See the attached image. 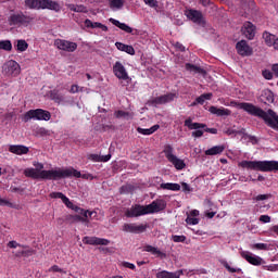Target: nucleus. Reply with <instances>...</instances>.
<instances>
[{
	"label": "nucleus",
	"mask_w": 278,
	"mask_h": 278,
	"mask_svg": "<svg viewBox=\"0 0 278 278\" xmlns=\"http://www.w3.org/2000/svg\"><path fill=\"white\" fill-rule=\"evenodd\" d=\"M237 108H239V110H243L251 116H257V118H262L267 127L278 131V115L271 109L266 112L260 106L249 102H239L237 103Z\"/></svg>",
	"instance_id": "obj_1"
},
{
	"label": "nucleus",
	"mask_w": 278,
	"mask_h": 278,
	"mask_svg": "<svg viewBox=\"0 0 278 278\" xmlns=\"http://www.w3.org/2000/svg\"><path fill=\"white\" fill-rule=\"evenodd\" d=\"M239 166L241 168H248V170L273 173V170H278V161H241Z\"/></svg>",
	"instance_id": "obj_2"
},
{
	"label": "nucleus",
	"mask_w": 278,
	"mask_h": 278,
	"mask_svg": "<svg viewBox=\"0 0 278 278\" xmlns=\"http://www.w3.org/2000/svg\"><path fill=\"white\" fill-rule=\"evenodd\" d=\"M24 5L27 10H53L60 12V4L53 0H25Z\"/></svg>",
	"instance_id": "obj_3"
},
{
	"label": "nucleus",
	"mask_w": 278,
	"mask_h": 278,
	"mask_svg": "<svg viewBox=\"0 0 278 278\" xmlns=\"http://www.w3.org/2000/svg\"><path fill=\"white\" fill-rule=\"evenodd\" d=\"M34 20V16L25 15L23 11H16L9 15L8 23L11 27H28Z\"/></svg>",
	"instance_id": "obj_4"
},
{
	"label": "nucleus",
	"mask_w": 278,
	"mask_h": 278,
	"mask_svg": "<svg viewBox=\"0 0 278 278\" xmlns=\"http://www.w3.org/2000/svg\"><path fill=\"white\" fill-rule=\"evenodd\" d=\"M68 177H71L70 168L48 169L41 172V179L45 181H58L59 179H66Z\"/></svg>",
	"instance_id": "obj_5"
},
{
	"label": "nucleus",
	"mask_w": 278,
	"mask_h": 278,
	"mask_svg": "<svg viewBox=\"0 0 278 278\" xmlns=\"http://www.w3.org/2000/svg\"><path fill=\"white\" fill-rule=\"evenodd\" d=\"M51 121V112L42 109H35V110H29L26 112L22 121L24 123H29V121Z\"/></svg>",
	"instance_id": "obj_6"
},
{
	"label": "nucleus",
	"mask_w": 278,
	"mask_h": 278,
	"mask_svg": "<svg viewBox=\"0 0 278 278\" xmlns=\"http://www.w3.org/2000/svg\"><path fill=\"white\" fill-rule=\"evenodd\" d=\"M2 73L8 77H18L21 75V65L16 61L10 60L3 64Z\"/></svg>",
	"instance_id": "obj_7"
},
{
	"label": "nucleus",
	"mask_w": 278,
	"mask_h": 278,
	"mask_svg": "<svg viewBox=\"0 0 278 278\" xmlns=\"http://www.w3.org/2000/svg\"><path fill=\"white\" fill-rule=\"evenodd\" d=\"M54 47L59 51H66L67 53H75L77 51V42L68 41L66 39H55Z\"/></svg>",
	"instance_id": "obj_8"
},
{
	"label": "nucleus",
	"mask_w": 278,
	"mask_h": 278,
	"mask_svg": "<svg viewBox=\"0 0 278 278\" xmlns=\"http://www.w3.org/2000/svg\"><path fill=\"white\" fill-rule=\"evenodd\" d=\"M149 211L147 205L135 204L130 210L126 211L127 218H138L139 216H147Z\"/></svg>",
	"instance_id": "obj_9"
},
{
	"label": "nucleus",
	"mask_w": 278,
	"mask_h": 278,
	"mask_svg": "<svg viewBox=\"0 0 278 278\" xmlns=\"http://www.w3.org/2000/svg\"><path fill=\"white\" fill-rule=\"evenodd\" d=\"M113 73L117 79H123V81H127V84H129L131 78H129V74L121 61H116L113 65Z\"/></svg>",
	"instance_id": "obj_10"
},
{
	"label": "nucleus",
	"mask_w": 278,
	"mask_h": 278,
	"mask_svg": "<svg viewBox=\"0 0 278 278\" xmlns=\"http://www.w3.org/2000/svg\"><path fill=\"white\" fill-rule=\"evenodd\" d=\"M241 257L248 262V264H251L252 266H262V264H266V261L262 258V256H257L249 251H242L240 252Z\"/></svg>",
	"instance_id": "obj_11"
},
{
	"label": "nucleus",
	"mask_w": 278,
	"mask_h": 278,
	"mask_svg": "<svg viewBox=\"0 0 278 278\" xmlns=\"http://www.w3.org/2000/svg\"><path fill=\"white\" fill-rule=\"evenodd\" d=\"M185 127H188V129H204L206 134H213L216 135L218 134V129L216 128H207V125L201 124V123H193L192 118L189 117L185 121Z\"/></svg>",
	"instance_id": "obj_12"
},
{
	"label": "nucleus",
	"mask_w": 278,
	"mask_h": 278,
	"mask_svg": "<svg viewBox=\"0 0 278 278\" xmlns=\"http://www.w3.org/2000/svg\"><path fill=\"white\" fill-rule=\"evenodd\" d=\"M146 207L148 210V214H157L160 212H164V208L166 207V200L156 199L150 204L146 205Z\"/></svg>",
	"instance_id": "obj_13"
},
{
	"label": "nucleus",
	"mask_w": 278,
	"mask_h": 278,
	"mask_svg": "<svg viewBox=\"0 0 278 278\" xmlns=\"http://www.w3.org/2000/svg\"><path fill=\"white\" fill-rule=\"evenodd\" d=\"M185 15L189 21H192V23H195L197 25H203L205 23L203 13L199 10L189 9L185 12Z\"/></svg>",
	"instance_id": "obj_14"
},
{
	"label": "nucleus",
	"mask_w": 278,
	"mask_h": 278,
	"mask_svg": "<svg viewBox=\"0 0 278 278\" xmlns=\"http://www.w3.org/2000/svg\"><path fill=\"white\" fill-rule=\"evenodd\" d=\"M148 227L149 225L147 224H141V225L124 224L122 231H125L126 233H144Z\"/></svg>",
	"instance_id": "obj_15"
},
{
	"label": "nucleus",
	"mask_w": 278,
	"mask_h": 278,
	"mask_svg": "<svg viewBox=\"0 0 278 278\" xmlns=\"http://www.w3.org/2000/svg\"><path fill=\"white\" fill-rule=\"evenodd\" d=\"M236 49L239 55H242V58H249V55H253V48L249 46L247 40H241L237 42Z\"/></svg>",
	"instance_id": "obj_16"
},
{
	"label": "nucleus",
	"mask_w": 278,
	"mask_h": 278,
	"mask_svg": "<svg viewBox=\"0 0 278 278\" xmlns=\"http://www.w3.org/2000/svg\"><path fill=\"white\" fill-rule=\"evenodd\" d=\"M83 243L90 244L91 247H108V244H110V240L99 237H84Z\"/></svg>",
	"instance_id": "obj_17"
},
{
	"label": "nucleus",
	"mask_w": 278,
	"mask_h": 278,
	"mask_svg": "<svg viewBox=\"0 0 278 278\" xmlns=\"http://www.w3.org/2000/svg\"><path fill=\"white\" fill-rule=\"evenodd\" d=\"M175 101V93H166L151 100L152 105H164Z\"/></svg>",
	"instance_id": "obj_18"
},
{
	"label": "nucleus",
	"mask_w": 278,
	"mask_h": 278,
	"mask_svg": "<svg viewBox=\"0 0 278 278\" xmlns=\"http://www.w3.org/2000/svg\"><path fill=\"white\" fill-rule=\"evenodd\" d=\"M66 207H68V210H73L74 212H76V214H79L80 216H83V218H86L88 220V218H92V216H94V214H97L96 212H90L88 210H84L75 204H73V202H71L70 205H66Z\"/></svg>",
	"instance_id": "obj_19"
},
{
	"label": "nucleus",
	"mask_w": 278,
	"mask_h": 278,
	"mask_svg": "<svg viewBox=\"0 0 278 278\" xmlns=\"http://www.w3.org/2000/svg\"><path fill=\"white\" fill-rule=\"evenodd\" d=\"M66 207H68V210H73L74 212H76V214H79L80 216H83V218H86L88 220V218H92V216H94V214H97L96 212H90L88 210H84L75 204H73V202H71L70 205H66Z\"/></svg>",
	"instance_id": "obj_20"
},
{
	"label": "nucleus",
	"mask_w": 278,
	"mask_h": 278,
	"mask_svg": "<svg viewBox=\"0 0 278 278\" xmlns=\"http://www.w3.org/2000/svg\"><path fill=\"white\" fill-rule=\"evenodd\" d=\"M241 31L243 36L248 38V40H253V38H255V25H253L251 22H245Z\"/></svg>",
	"instance_id": "obj_21"
},
{
	"label": "nucleus",
	"mask_w": 278,
	"mask_h": 278,
	"mask_svg": "<svg viewBox=\"0 0 278 278\" xmlns=\"http://www.w3.org/2000/svg\"><path fill=\"white\" fill-rule=\"evenodd\" d=\"M263 40H265V45L267 47H273L274 49H276L278 51V37H276L274 34L264 31Z\"/></svg>",
	"instance_id": "obj_22"
},
{
	"label": "nucleus",
	"mask_w": 278,
	"mask_h": 278,
	"mask_svg": "<svg viewBox=\"0 0 278 278\" xmlns=\"http://www.w3.org/2000/svg\"><path fill=\"white\" fill-rule=\"evenodd\" d=\"M9 151L14 155H27L29 153V148L23 144H12L9 147Z\"/></svg>",
	"instance_id": "obj_23"
},
{
	"label": "nucleus",
	"mask_w": 278,
	"mask_h": 278,
	"mask_svg": "<svg viewBox=\"0 0 278 278\" xmlns=\"http://www.w3.org/2000/svg\"><path fill=\"white\" fill-rule=\"evenodd\" d=\"M143 251H146L147 253H151V255H154L155 257H160V260H166V253L160 251V249L153 245H144Z\"/></svg>",
	"instance_id": "obj_24"
},
{
	"label": "nucleus",
	"mask_w": 278,
	"mask_h": 278,
	"mask_svg": "<svg viewBox=\"0 0 278 278\" xmlns=\"http://www.w3.org/2000/svg\"><path fill=\"white\" fill-rule=\"evenodd\" d=\"M70 177H76V179H88L89 181H92V179H94V176H92V174H81V172L73 167L70 168Z\"/></svg>",
	"instance_id": "obj_25"
},
{
	"label": "nucleus",
	"mask_w": 278,
	"mask_h": 278,
	"mask_svg": "<svg viewBox=\"0 0 278 278\" xmlns=\"http://www.w3.org/2000/svg\"><path fill=\"white\" fill-rule=\"evenodd\" d=\"M110 23L112 25H115V27H118V29H122V31H125L126 34H132L134 28H131L129 25L125 23H121V21L115 20L114 17L109 18Z\"/></svg>",
	"instance_id": "obj_26"
},
{
	"label": "nucleus",
	"mask_w": 278,
	"mask_h": 278,
	"mask_svg": "<svg viewBox=\"0 0 278 278\" xmlns=\"http://www.w3.org/2000/svg\"><path fill=\"white\" fill-rule=\"evenodd\" d=\"M181 275H184V270L182 269H179L175 273L173 271H167V270H162V271H159L156 274V278H179L181 277Z\"/></svg>",
	"instance_id": "obj_27"
},
{
	"label": "nucleus",
	"mask_w": 278,
	"mask_h": 278,
	"mask_svg": "<svg viewBox=\"0 0 278 278\" xmlns=\"http://www.w3.org/2000/svg\"><path fill=\"white\" fill-rule=\"evenodd\" d=\"M208 112H211V114H215L216 116H231V111L223 106H210Z\"/></svg>",
	"instance_id": "obj_28"
},
{
	"label": "nucleus",
	"mask_w": 278,
	"mask_h": 278,
	"mask_svg": "<svg viewBox=\"0 0 278 278\" xmlns=\"http://www.w3.org/2000/svg\"><path fill=\"white\" fill-rule=\"evenodd\" d=\"M85 26L88 29H101L102 31H108V26L104 24H101V22H91L90 20H85Z\"/></svg>",
	"instance_id": "obj_29"
},
{
	"label": "nucleus",
	"mask_w": 278,
	"mask_h": 278,
	"mask_svg": "<svg viewBox=\"0 0 278 278\" xmlns=\"http://www.w3.org/2000/svg\"><path fill=\"white\" fill-rule=\"evenodd\" d=\"M41 174H42V172H38V169H36L34 167H28V168L24 169L25 177H28L30 179H42Z\"/></svg>",
	"instance_id": "obj_30"
},
{
	"label": "nucleus",
	"mask_w": 278,
	"mask_h": 278,
	"mask_svg": "<svg viewBox=\"0 0 278 278\" xmlns=\"http://www.w3.org/2000/svg\"><path fill=\"white\" fill-rule=\"evenodd\" d=\"M116 49L118 51H124L125 53H128V55H136V50L134 49V46L125 45L123 42H115Z\"/></svg>",
	"instance_id": "obj_31"
},
{
	"label": "nucleus",
	"mask_w": 278,
	"mask_h": 278,
	"mask_svg": "<svg viewBox=\"0 0 278 278\" xmlns=\"http://www.w3.org/2000/svg\"><path fill=\"white\" fill-rule=\"evenodd\" d=\"M157 129H160V125L155 124L150 128L138 127L137 131H138V134H141L142 136H151V135L155 134V131H157Z\"/></svg>",
	"instance_id": "obj_32"
},
{
	"label": "nucleus",
	"mask_w": 278,
	"mask_h": 278,
	"mask_svg": "<svg viewBox=\"0 0 278 278\" xmlns=\"http://www.w3.org/2000/svg\"><path fill=\"white\" fill-rule=\"evenodd\" d=\"M225 151V146H214L205 150V155H220Z\"/></svg>",
	"instance_id": "obj_33"
},
{
	"label": "nucleus",
	"mask_w": 278,
	"mask_h": 278,
	"mask_svg": "<svg viewBox=\"0 0 278 278\" xmlns=\"http://www.w3.org/2000/svg\"><path fill=\"white\" fill-rule=\"evenodd\" d=\"M50 199H61V201L64 203V205H71V199H68V197H66L62 192H51Z\"/></svg>",
	"instance_id": "obj_34"
},
{
	"label": "nucleus",
	"mask_w": 278,
	"mask_h": 278,
	"mask_svg": "<svg viewBox=\"0 0 278 278\" xmlns=\"http://www.w3.org/2000/svg\"><path fill=\"white\" fill-rule=\"evenodd\" d=\"M89 160H91V162H110V160H112V154H106V155L90 154Z\"/></svg>",
	"instance_id": "obj_35"
},
{
	"label": "nucleus",
	"mask_w": 278,
	"mask_h": 278,
	"mask_svg": "<svg viewBox=\"0 0 278 278\" xmlns=\"http://www.w3.org/2000/svg\"><path fill=\"white\" fill-rule=\"evenodd\" d=\"M109 1V8L111 10H123L125 7V0H106Z\"/></svg>",
	"instance_id": "obj_36"
},
{
	"label": "nucleus",
	"mask_w": 278,
	"mask_h": 278,
	"mask_svg": "<svg viewBox=\"0 0 278 278\" xmlns=\"http://www.w3.org/2000/svg\"><path fill=\"white\" fill-rule=\"evenodd\" d=\"M185 68H186V71H189L190 73H198L199 75H205V70H203L192 63H186Z\"/></svg>",
	"instance_id": "obj_37"
},
{
	"label": "nucleus",
	"mask_w": 278,
	"mask_h": 278,
	"mask_svg": "<svg viewBox=\"0 0 278 278\" xmlns=\"http://www.w3.org/2000/svg\"><path fill=\"white\" fill-rule=\"evenodd\" d=\"M65 220H67V223H89V220L81 215H67Z\"/></svg>",
	"instance_id": "obj_38"
},
{
	"label": "nucleus",
	"mask_w": 278,
	"mask_h": 278,
	"mask_svg": "<svg viewBox=\"0 0 278 278\" xmlns=\"http://www.w3.org/2000/svg\"><path fill=\"white\" fill-rule=\"evenodd\" d=\"M170 164L175 167L176 170H184V167L186 166V163L184 160L174 156L172 160H169Z\"/></svg>",
	"instance_id": "obj_39"
},
{
	"label": "nucleus",
	"mask_w": 278,
	"mask_h": 278,
	"mask_svg": "<svg viewBox=\"0 0 278 278\" xmlns=\"http://www.w3.org/2000/svg\"><path fill=\"white\" fill-rule=\"evenodd\" d=\"M175 151V149L173 148V146L170 144H166L164 147L163 153L165 154V157L168 162H170V160H173L174 157H176L177 155L173 154Z\"/></svg>",
	"instance_id": "obj_40"
},
{
	"label": "nucleus",
	"mask_w": 278,
	"mask_h": 278,
	"mask_svg": "<svg viewBox=\"0 0 278 278\" xmlns=\"http://www.w3.org/2000/svg\"><path fill=\"white\" fill-rule=\"evenodd\" d=\"M67 8L71 10V12H79L83 14L88 12V9L84 4H68Z\"/></svg>",
	"instance_id": "obj_41"
},
{
	"label": "nucleus",
	"mask_w": 278,
	"mask_h": 278,
	"mask_svg": "<svg viewBox=\"0 0 278 278\" xmlns=\"http://www.w3.org/2000/svg\"><path fill=\"white\" fill-rule=\"evenodd\" d=\"M212 97H213L212 93H203L195 99V102H193V105H197V103H199L200 105H203L205 101L212 100Z\"/></svg>",
	"instance_id": "obj_42"
},
{
	"label": "nucleus",
	"mask_w": 278,
	"mask_h": 278,
	"mask_svg": "<svg viewBox=\"0 0 278 278\" xmlns=\"http://www.w3.org/2000/svg\"><path fill=\"white\" fill-rule=\"evenodd\" d=\"M50 98L52 99V101H54V103H62V101H64V98L56 89L50 91Z\"/></svg>",
	"instance_id": "obj_43"
},
{
	"label": "nucleus",
	"mask_w": 278,
	"mask_h": 278,
	"mask_svg": "<svg viewBox=\"0 0 278 278\" xmlns=\"http://www.w3.org/2000/svg\"><path fill=\"white\" fill-rule=\"evenodd\" d=\"M26 49H29V43H27L25 39H18L16 50L20 51V53H23Z\"/></svg>",
	"instance_id": "obj_44"
},
{
	"label": "nucleus",
	"mask_w": 278,
	"mask_h": 278,
	"mask_svg": "<svg viewBox=\"0 0 278 278\" xmlns=\"http://www.w3.org/2000/svg\"><path fill=\"white\" fill-rule=\"evenodd\" d=\"M224 268H226V270H228V273H239L242 275V268L240 267H231V265H229V263L227 261L222 262Z\"/></svg>",
	"instance_id": "obj_45"
},
{
	"label": "nucleus",
	"mask_w": 278,
	"mask_h": 278,
	"mask_svg": "<svg viewBox=\"0 0 278 278\" xmlns=\"http://www.w3.org/2000/svg\"><path fill=\"white\" fill-rule=\"evenodd\" d=\"M0 49L2 51H12V41H10V40H0Z\"/></svg>",
	"instance_id": "obj_46"
},
{
	"label": "nucleus",
	"mask_w": 278,
	"mask_h": 278,
	"mask_svg": "<svg viewBox=\"0 0 278 278\" xmlns=\"http://www.w3.org/2000/svg\"><path fill=\"white\" fill-rule=\"evenodd\" d=\"M263 98L267 103H273L275 101V94H273V91L270 90L264 91Z\"/></svg>",
	"instance_id": "obj_47"
},
{
	"label": "nucleus",
	"mask_w": 278,
	"mask_h": 278,
	"mask_svg": "<svg viewBox=\"0 0 278 278\" xmlns=\"http://www.w3.org/2000/svg\"><path fill=\"white\" fill-rule=\"evenodd\" d=\"M253 249H256L257 251H270V245L267 243H255Z\"/></svg>",
	"instance_id": "obj_48"
},
{
	"label": "nucleus",
	"mask_w": 278,
	"mask_h": 278,
	"mask_svg": "<svg viewBox=\"0 0 278 278\" xmlns=\"http://www.w3.org/2000/svg\"><path fill=\"white\" fill-rule=\"evenodd\" d=\"M186 223L187 225H199V218L187 215Z\"/></svg>",
	"instance_id": "obj_49"
},
{
	"label": "nucleus",
	"mask_w": 278,
	"mask_h": 278,
	"mask_svg": "<svg viewBox=\"0 0 278 278\" xmlns=\"http://www.w3.org/2000/svg\"><path fill=\"white\" fill-rule=\"evenodd\" d=\"M0 207H14V204L9 200L0 198Z\"/></svg>",
	"instance_id": "obj_50"
},
{
	"label": "nucleus",
	"mask_w": 278,
	"mask_h": 278,
	"mask_svg": "<svg viewBox=\"0 0 278 278\" xmlns=\"http://www.w3.org/2000/svg\"><path fill=\"white\" fill-rule=\"evenodd\" d=\"M265 270H269V273H277L278 271V264H270L264 266Z\"/></svg>",
	"instance_id": "obj_51"
},
{
	"label": "nucleus",
	"mask_w": 278,
	"mask_h": 278,
	"mask_svg": "<svg viewBox=\"0 0 278 278\" xmlns=\"http://www.w3.org/2000/svg\"><path fill=\"white\" fill-rule=\"evenodd\" d=\"M115 116L116 118H129V112L116 111Z\"/></svg>",
	"instance_id": "obj_52"
},
{
	"label": "nucleus",
	"mask_w": 278,
	"mask_h": 278,
	"mask_svg": "<svg viewBox=\"0 0 278 278\" xmlns=\"http://www.w3.org/2000/svg\"><path fill=\"white\" fill-rule=\"evenodd\" d=\"M262 75H263L264 79H267V80H269V81H270V79H273V77H274L273 72H270L269 70H264V71L262 72Z\"/></svg>",
	"instance_id": "obj_53"
},
{
	"label": "nucleus",
	"mask_w": 278,
	"mask_h": 278,
	"mask_svg": "<svg viewBox=\"0 0 278 278\" xmlns=\"http://www.w3.org/2000/svg\"><path fill=\"white\" fill-rule=\"evenodd\" d=\"M172 240L173 242H184L186 240V236L173 235Z\"/></svg>",
	"instance_id": "obj_54"
},
{
	"label": "nucleus",
	"mask_w": 278,
	"mask_h": 278,
	"mask_svg": "<svg viewBox=\"0 0 278 278\" xmlns=\"http://www.w3.org/2000/svg\"><path fill=\"white\" fill-rule=\"evenodd\" d=\"M8 247H9V249H16L17 247H21L22 249H27V247H25V245H21L18 242H16V241H10L9 243H8Z\"/></svg>",
	"instance_id": "obj_55"
},
{
	"label": "nucleus",
	"mask_w": 278,
	"mask_h": 278,
	"mask_svg": "<svg viewBox=\"0 0 278 278\" xmlns=\"http://www.w3.org/2000/svg\"><path fill=\"white\" fill-rule=\"evenodd\" d=\"M146 5H149V8H157V0H143Z\"/></svg>",
	"instance_id": "obj_56"
},
{
	"label": "nucleus",
	"mask_w": 278,
	"mask_h": 278,
	"mask_svg": "<svg viewBox=\"0 0 278 278\" xmlns=\"http://www.w3.org/2000/svg\"><path fill=\"white\" fill-rule=\"evenodd\" d=\"M201 128L195 129V131L191 132L192 138H201L203 136V130Z\"/></svg>",
	"instance_id": "obj_57"
},
{
	"label": "nucleus",
	"mask_w": 278,
	"mask_h": 278,
	"mask_svg": "<svg viewBox=\"0 0 278 278\" xmlns=\"http://www.w3.org/2000/svg\"><path fill=\"white\" fill-rule=\"evenodd\" d=\"M34 255V250H22V257H31Z\"/></svg>",
	"instance_id": "obj_58"
},
{
	"label": "nucleus",
	"mask_w": 278,
	"mask_h": 278,
	"mask_svg": "<svg viewBox=\"0 0 278 278\" xmlns=\"http://www.w3.org/2000/svg\"><path fill=\"white\" fill-rule=\"evenodd\" d=\"M122 266H124V268H129L130 270H136V265H134V263L123 262Z\"/></svg>",
	"instance_id": "obj_59"
},
{
	"label": "nucleus",
	"mask_w": 278,
	"mask_h": 278,
	"mask_svg": "<svg viewBox=\"0 0 278 278\" xmlns=\"http://www.w3.org/2000/svg\"><path fill=\"white\" fill-rule=\"evenodd\" d=\"M270 197V194H258L254 198L255 201H266L268 200V198Z\"/></svg>",
	"instance_id": "obj_60"
},
{
	"label": "nucleus",
	"mask_w": 278,
	"mask_h": 278,
	"mask_svg": "<svg viewBox=\"0 0 278 278\" xmlns=\"http://www.w3.org/2000/svg\"><path fill=\"white\" fill-rule=\"evenodd\" d=\"M34 166L36 167L35 170H37L38 173H42V170H45V164L42 163H34Z\"/></svg>",
	"instance_id": "obj_61"
},
{
	"label": "nucleus",
	"mask_w": 278,
	"mask_h": 278,
	"mask_svg": "<svg viewBox=\"0 0 278 278\" xmlns=\"http://www.w3.org/2000/svg\"><path fill=\"white\" fill-rule=\"evenodd\" d=\"M245 138H248V140H250V142H252V144H257V137H255L253 135H245Z\"/></svg>",
	"instance_id": "obj_62"
},
{
	"label": "nucleus",
	"mask_w": 278,
	"mask_h": 278,
	"mask_svg": "<svg viewBox=\"0 0 278 278\" xmlns=\"http://www.w3.org/2000/svg\"><path fill=\"white\" fill-rule=\"evenodd\" d=\"M260 222L261 223H270V216H268V215H261L260 216Z\"/></svg>",
	"instance_id": "obj_63"
},
{
	"label": "nucleus",
	"mask_w": 278,
	"mask_h": 278,
	"mask_svg": "<svg viewBox=\"0 0 278 278\" xmlns=\"http://www.w3.org/2000/svg\"><path fill=\"white\" fill-rule=\"evenodd\" d=\"M271 71L276 77H278V63L271 65Z\"/></svg>",
	"instance_id": "obj_64"
}]
</instances>
